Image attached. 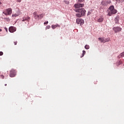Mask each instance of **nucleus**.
I'll list each match as a JSON object with an SVG mask.
<instances>
[{"mask_svg":"<svg viewBox=\"0 0 124 124\" xmlns=\"http://www.w3.org/2000/svg\"><path fill=\"white\" fill-rule=\"evenodd\" d=\"M75 11L77 13L76 14V17H78V18H81V17L85 16L86 12H87L86 10L84 8L75 9Z\"/></svg>","mask_w":124,"mask_h":124,"instance_id":"1","label":"nucleus"},{"mask_svg":"<svg viewBox=\"0 0 124 124\" xmlns=\"http://www.w3.org/2000/svg\"><path fill=\"white\" fill-rule=\"evenodd\" d=\"M117 12V10L115 9L114 6H110L108 9V16H112V15L116 14Z\"/></svg>","mask_w":124,"mask_h":124,"instance_id":"2","label":"nucleus"},{"mask_svg":"<svg viewBox=\"0 0 124 124\" xmlns=\"http://www.w3.org/2000/svg\"><path fill=\"white\" fill-rule=\"evenodd\" d=\"M3 14H4V15H6V16L11 15V14H12V9H6L3 12Z\"/></svg>","mask_w":124,"mask_h":124,"instance_id":"3","label":"nucleus"},{"mask_svg":"<svg viewBox=\"0 0 124 124\" xmlns=\"http://www.w3.org/2000/svg\"><path fill=\"white\" fill-rule=\"evenodd\" d=\"M113 31H114L115 33L120 32L122 31V28L120 27H114L112 28Z\"/></svg>","mask_w":124,"mask_h":124,"instance_id":"4","label":"nucleus"},{"mask_svg":"<svg viewBox=\"0 0 124 124\" xmlns=\"http://www.w3.org/2000/svg\"><path fill=\"white\" fill-rule=\"evenodd\" d=\"M15 76H16V70L12 69L10 71V77H15Z\"/></svg>","mask_w":124,"mask_h":124,"instance_id":"5","label":"nucleus"},{"mask_svg":"<svg viewBox=\"0 0 124 124\" xmlns=\"http://www.w3.org/2000/svg\"><path fill=\"white\" fill-rule=\"evenodd\" d=\"M76 22L77 24H80V25L82 26V25H83L84 21L83 19H82V18H77Z\"/></svg>","mask_w":124,"mask_h":124,"instance_id":"6","label":"nucleus"},{"mask_svg":"<svg viewBox=\"0 0 124 124\" xmlns=\"http://www.w3.org/2000/svg\"><path fill=\"white\" fill-rule=\"evenodd\" d=\"M84 4L78 3L74 5V6L76 9H79L80 7H84Z\"/></svg>","mask_w":124,"mask_h":124,"instance_id":"7","label":"nucleus"},{"mask_svg":"<svg viewBox=\"0 0 124 124\" xmlns=\"http://www.w3.org/2000/svg\"><path fill=\"white\" fill-rule=\"evenodd\" d=\"M9 31L10 32H14V31H16V28L11 26L9 28Z\"/></svg>","mask_w":124,"mask_h":124,"instance_id":"8","label":"nucleus"},{"mask_svg":"<svg viewBox=\"0 0 124 124\" xmlns=\"http://www.w3.org/2000/svg\"><path fill=\"white\" fill-rule=\"evenodd\" d=\"M109 3H111V1H102L101 2V4L104 6L109 4Z\"/></svg>","mask_w":124,"mask_h":124,"instance_id":"9","label":"nucleus"},{"mask_svg":"<svg viewBox=\"0 0 124 124\" xmlns=\"http://www.w3.org/2000/svg\"><path fill=\"white\" fill-rule=\"evenodd\" d=\"M33 15L34 19H35V20H37V19H39V18H40L39 16L37 15V13L36 12H34L33 13Z\"/></svg>","mask_w":124,"mask_h":124,"instance_id":"10","label":"nucleus"},{"mask_svg":"<svg viewBox=\"0 0 124 124\" xmlns=\"http://www.w3.org/2000/svg\"><path fill=\"white\" fill-rule=\"evenodd\" d=\"M30 19L31 17H30L29 16L24 17H23L22 22H25V21H28L29 22V21H30Z\"/></svg>","mask_w":124,"mask_h":124,"instance_id":"11","label":"nucleus"},{"mask_svg":"<svg viewBox=\"0 0 124 124\" xmlns=\"http://www.w3.org/2000/svg\"><path fill=\"white\" fill-rule=\"evenodd\" d=\"M103 20H104V18H103V17L100 16L98 19H97V22L98 23H102L103 22Z\"/></svg>","mask_w":124,"mask_h":124,"instance_id":"12","label":"nucleus"},{"mask_svg":"<svg viewBox=\"0 0 124 124\" xmlns=\"http://www.w3.org/2000/svg\"><path fill=\"white\" fill-rule=\"evenodd\" d=\"M58 27H60V25H59V24H56V25L51 26V28L52 29H53V30H55L56 28H58Z\"/></svg>","mask_w":124,"mask_h":124,"instance_id":"13","label":"nucleus"},{"mask_svg":"<svg viewBox=\"0 0 124 124\" xmlns=\"http://www.w3.org/2000/svg\"><path fill=\"white\" fill-rule=\"evenodd\" d=\"M114 21L115 22V24H118L119 23V17H116L114 19Z\"/></svg>","mask_w":124,"mask_h":124,"instance_id":"14","label":"nucleus"},{"mask_svg":"<svg viewBox=\"0 0 124 124\" xmlns=\"http://www.w3.org/2000/svg\"><path fill=\"white\" fill-rule=\"evenodd\" d=\"M98 39H99V40H100V41L101 42H103V43L105 42L104 41V39L103 38H99Z\"/></svg>","mask_w":124,"mask_h":124,"instance_id":"15","label":"nucleus"},{"mask_svg":"<svg viewBox=\"0 0 124 124\" xmlns=\"http://www.w3.org/2000/svg\"><path fill=\"white\" fill-rule=\"evenodd\" d=\"M18 16H19V15H18L17 14H15L14 15H13L12 16V17H13V18H14L15 17H18Z\"/></svg>","mask_w":124,"mask_h":124,"instance_id":"16","label":"nucleus"},{"mask_svg":"<svg viewBox=\"0 0 124 124\" xmlns=\"http://www.w3.org/2000/svg\"><path fill=\"white\" fill-rule=\"evenodd\" d=\"M83 53H82V56H80V58H83V57H84V56H85V54H86V51L85 50H83Z\"/></svg>","mask_w":124,"mask_h":124,"instance_id":"17","label":"nucleus"},{"mask_svg":"<svg viewBox=\"0 0 124 124\" xmlns=\"http://www.w3.org/2000/svg\"><path fill=\"white\" fill-rule=\"evenodd\" d=\"M124 52H123L121 54H120L119 58H124Z\"/></svg>","mask_w":124,"mask_h":124,"instance_id":"18","label":"nucleus"},{"mask_svg":"<svg viewBox=\"0 0 124 124\" xmlns=\"http://www.w3.org/2000/svg\"><path fill=\"white\" fill-rule=\"evenodd\" d=\"M39 16L40 17L39 19H42V17H44V15H43V14H42L39 15Z\"/></svg>","mask_w":124,"mask_h":124,"instance_id":"19","label":"nucleus"},{"mask_svg":"<svg viewBox=\"0 0 124 124\" xmlns=\"http://www.w3.org/2000/svg\"><path fill=\"white\" fill-rule=\"evenodd\" d=\"M85 49H87L88 50V49H90V46L86 45L85 46Z\"/></svg>","mask_w":124,"mask_h":124,"instance_id":"20","label":"nucleus"},{"mask_svg":"<svg viewBox=\"0 0 124 124\" xmlns=\"http://www.w3.org/2000/svg\"><path fill=\"white\" fill-rule=\"evenodd\" d=\"M116 1H118V2H123V1H124V0H115Z\"/></svg>","mask_w":124,"mask_h":124,"instance_id":"21","label":"nucleus"},{"mask_svg":"<svg viewBox=\"0 0 124 124\" xmlns=\"http://www.w3.org/2000/svg\"><path fill=\"white\" fill-rule=\"evenodd\" d=\"M120 64H122V62H119L118 63H117V66H119V65H120Z\"/></svg>","mask_w":124,"mask_h":124,"instance_id":"22","label":"nucleus"},{"mask_svg":"<svg viewBox=\"0 0 124 124\" xmlns=\"http://www.w3.org/2000/svg\"><path fill=\"white\" fill-rule=\"evenodd\" d=\"M51 28V26H48L46 27V29H47V30H49V29H50Z\"/></svg>","mask_w":124,"mask_h":124,"instance_id":"23","label":"nucleus"},{"mask_svg":"<svg viewBox=\"0 0 124 124\" xmlns=\"http://www.w3.org/2000/svg\"><path fill=\"white\" fill-rule=\"evenodd\" d=\"M90 14H92V13L91 12H88V13L87 14V16H90Z\"/></svg>","mask_w":124,"mask_h":124,"instance_id":"24","label":"nucleus"},{"mask_svg":"<svg viewBox=\"0 0 124 124\" xmlns=\"http://www.w3.org/2000/svg\"><path fill=\"white\" fill-rule=\"evenodd\" d=\"M85 0H78L79 2H83V1H84Z\"/></svg>","mask_w":124,"mask_h":124,"instance_id":"25","label":"nucleus"},{"mask_svg":"<svg viewBox=\"0 0 124 124\" xmlns=\"http://www.w3.org/2000/svg\"><path fill=\"white\" fill-rule=\"evenodd\" d=\"M2 55H3V52L0 51V56H2Z\"/></svg>","mask_w":124,"mask_h":124,"instance_id":"26","label":"nucleus"},{"mask_svg":"<svg viewBox=\"0 0 124 124\" xmlns=\"http://www.w3.org/2000/svg\"><path fill=\"white\" fill-rule=\"evenodd\" d=\"M0 77H1V78L2 79H4V76H3V75H1V76H0Z\"/></svg>","mask_w":124,"mask_h":124,"instance_id":"27","label":"nucleus"},{"mask_svg":"<svg viewBox=\"0 0 124 124\" xmlns=\"http://www.w3.org/2000/svg\"><path fill=\"white\" fill-rule=\"evenodd\" d=\"M14 43L15 45H17V41L14 42Z\"/></svg>","mask_w":124,"mask_h":124,"instance_id":"28","label":"nucleus"},{"mask_svg":"<svg viewBox=\"0 0 124 124\" xmlns=\"http://www.w3.org/2000/svg\"><path fill=\"white\" fill-rule=\"evenodd\" d=\"M16 1H17V2H21V1H22V0H16Z\"/></svg>","mask_w":124,"mask_h":124,"instance_id":"29","label":"nucleus"},{"mask_svg":"<svg viewBox=\"0 0 124 124\" xmlns=\"http://www.w3.org/2000/svg\"><path fill=\"white\" fill-rule=\"evenodd\" d=\"M48 24V21L44 22V25H47Z\"/></svg>","mask_w":124,"mask_h":124,"instance_id":"30","label":"nucleus"},{"mask_svg":"<svg viewBox=\"0 0 124 124\" xmlns=\"http://www.w3.org/2000/svg\"><path fill=\"white\" fill-rule=\"evenodd\" d=\"M4 29L5 30V31H7V28H6V27H5V28H4Z\"/></svg>","mask_w":124,"mask_h":124,"instance_id":"31","label":"nucleus"},{"mask_svg":"<svg viewBox=\"0 0 124 124\" xmlns=\"http://www.w3.org/2000/svg\"><path fill=\"white\" fill-rule=\"evenodd\" d=\"M2 31V30L0 29V31Z\"/></svg>","mask_w":124,"mask_h":124,"instance_id":"32","label":"nucleus"},{"mask_svg":"<svg viewBox=\"0 0 124 124\" xmlns=\"http://www.w3.org/2000/svg\"><path fill=\"white\" fill-rule=\"evenodd\" d=\"M0 4H1V2H0Z\"/></svg>","mask_w":124,"mask_h":124,"instance_id":"33","label":"nucleus"},{"mask_svg":"<svg viewBox=\"0 0 124 124\" xmlns=\"http://www.w3.org/2000/svg\"><path fill=\"white\" fill-rule=\"evenodd\" d=\"M5 86H7V84H5Z\"/></svg>","mask_w":124,"mask_h":124,"instance_id":"34","label":"nucleus"},{"mask_svg":"<svg viewBox=\"0 0 124 124\" xmlns=\"http://www.w3.org/2000/svg\"><path fill=\"white\" fill-rule=\"evenodd\" d=\"M64 1V2H65L66 1Z\"/></svg>","mask_w":124,"mask_h":124,"instance_id":"35","label":"nucleus"},{"mask_svg":"<svg viewBox=\"0 0 124 124\" xmlns=\"http://www.w3.org/2000/svg\"><path fill=\"white\" fill-rule=\"evenodd\" d=\"M67 4H68V2H67Z\"/></svg>","mask_w":124,"mask_h":124,"instance_id":"36","label":"nucleus"}]
</instances>
